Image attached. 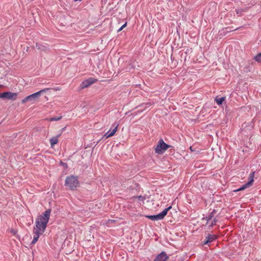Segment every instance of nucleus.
Here are the masks:
<instances>
[{
	"mask_svg": "<svg viewBox=\"0 0 261 261\" xmlns=\"http://www.w3.org/2000/svg\"><path fill=\"white\" fill-rule=\"evenodd\" d=\"M254 172L251 173L249 176V181L245 184L242 187L238 189L237 191H241L245 189L247 187H249L252 185L254 181Z\"/></svg>",
	"mask_w": 261,
	"mask_h": 261,
	"instance_id": "nucleus-7",
	"label": "nucleus"
},
{
	"mask_svg": "<svg viewBox=\"0 0 261 261\" xmlns=\"http://www.w3.org/2000/svg\"><path fill=\"white\" fill-rule=\"evenodd\" d=\"M90 85V84L88 83V81L87 80H86L85 81H84L80 85V87L82 89H84L85 88H86V87H88V86H89Z\"/></svg>",
	"mask_w": 261,
	"mask_h": 261,
	"instance_id": "nucleus-15",
	"label": "nucleus"
},
{
	"mask_svg": "<svg viewBox=\"0 0 261 261\" xmlns=\"http://www.w3.org/2000/svg\"><path fill=\"white\" fill-rule=\"evenodd\" d=\"M0 87H1V85H0Z\"/></svg>",
	"mask_w": 261,
	"mask_h": 261,
	"instance_id": "nucleus-25",
	"label": "nucleus"
},
{
	"mask_svg": "<svg viewBox=\"0 0 261 261\" xmlns=\"http://www.w3.org/2000/svg\"><path fill=\"white\" fill-rule=\"evenodd\" d=\"M65 185L71 190H75L79 185L77 177L73 175L67 176L65 180Z\"/></svg>",
	"mask_w": 261,
	"mask_h": 261,
	"instance_id": "nucleus-2",
	"label": "nucleus"
},
{
	"mask_svg": "<svg viewBox=\"0 0 261 261\" xmlns=\"http://www.w3.org/2000/svg\"><path fill=\"white\" fill-rule=\"evenodd\" d=\"M60 135L61 134H59L55 137H52L50 139L49 142L51 147H53L55 144H57L58 143V138L59 137V136H60Z\"/></svg>",
	"mask_w": 261,
	"mask_h": 261,
	"instance_id": "nucleus-11",
	"label": "nucleus"
},
{
	"mask_svg": "<svg viewBox=\"0 0 261 261\" xmlns=\"http://www.w3.org/2000/svg\"><path fill=\"white\" fill-rule=\"evenodd\" d=\"M217 239V236L215 234H208L203 241V245H209L211 243Z\"/></svg>",
	"mask_w": 261,
	"mask_h": 261,
	"instance_id": "nucleus-9",
	"label": "nucleus"
},
{
	"mask_svg": "<svg viewBox=\"0 0 261 261\" xmlns=\"http://www.w3.org/2000/svg\"><path fill=\"white\" fill-rule=\"evenodd\" d=\"M50 90V88H45L44 89H42V90H40L39 91H38V92L39 93V95L40 96H41V95L42 94H43V93L45 92L46 91H47L48 90Z\"/></svg>",
	"mask_w": 261,
	"mask_h": 261,
	"instance_id": "nucleus-20",
	"label": "nucleus"
},
{
	"mask_svg": "<svg viewBox=\"0 0 261 261\" xmlns=\"http://www.w3.org/2000/svg\"><path fill=\"white\" fill-rule=\"evenodd\" d=\"M149 106H151L150 102L143 103L138 107L139 108H140V109H139L138 111L140 112H142L144 110H145L146 108L148 107Z\"/></svg>",
	"mask_w": 261,
	"mask_h": 261,
	"instance_id": "nucleus-12",
	"label": "nucleus"
},
{
	"mask_svg": "<svg viewBox=\"0 0 261 261\" xmlns=\"http://www.w3.org/2000/svg\"><path fill=\"white\" fill-rule=\"evenodd\" d=\"M87 80L88 81V83L90 84V85L91 84L94 83L96 81H97V80L91 78H91H89Z\"/></svg>",
	"mask_w": 261,
	"mask_h": 261,
	"instance_id": "nucleus-19",
	"label": "nucleus"
},
{
	"mask_svg": "<svg viewBox=\"0 0 261 261\" xmlns=\"http://www.w3.org/2000/svg\"><path fill=\"white\" fill-rule=\"evenodd\" d=\"M190 149H191V151H193V150H192V147H191V146L190 147Z\"/></svg>",
	"mask_w": 261,
	"mask_h": 261,
	"instance_id": "nucleus-24",
	"label": "nucleus"
},
{
	"mask_svg": "<svg viewBox=\"0 0 261 261\" xmlns=\"http://www.w3.org/2000/svg\"><path fill=\"white\" fill-rule=\"evenodd\" d=\"M217 220H216V219H214L212 222V224L209 226L210 227H212L214 225H215L217 223Z\"/></svg>",
	"mask_w": 261,
	"mask_h": 261,
	"instance_id": "nucleus-22",
	"label": "nucleus"
},
{
	"mask_svg": "<svg viewBox=\"0 0 261 261\" xmlns=\"http://www.w3.org/2000/svg\"><path fill=\"white\" fill-rule=\"evenodd\" d=\"M62 118V116H60L59 117H54L50 118L47 119V120L49 121H58L60 120Z\"/></svg>",
	"mask_w": 261,
	"mask_h": 261,
	"instance_id": "nucleus-16",
	"label": "nucleus"
},
{
	"mask_svg": "<svg viewBox=\"0 0 261 261\" xmlns=\"http://www.w3.org/2000/svg\"><path fill=\"white\" fill-rule=\"evenodd\" d=\"M50 90V88H45L44 89H42V90H40L39 91H38V92L39 93V95L40 96H41V95L42 94H43V93L45 92L46 91H47L48 90Z\"/></svg>",
	"mask_w": 261,
	"mask_h": 261,
	"instance_id": "nucleus-21",
	"label": "nucleus"
},
{
	"mask_svg": "<svg viewBox=\"0 0 261 261\" xmlns=\"http://www.w3.org/2000/svg\"><path fill=\"white\" fill-rule=\"evenodd\" d=\"M51 210H46L39 216L36 221V227L34 228V237L31 244L34 245L38 241L40 234H42L46 227L48 222Z\"/></svg>",
	"mask_w": 261,
	"mask_h": 261,
	"instance_id": "nucleus-1",
	"label": "nucleus"
},
{
	"mask_svg": "<svg viewBox=\"0 0 261 261\" xmlns=\"http://www.w3.org/2000/svg\"><path fill=\"white\" fill-rule=\"evenodd\" d=\"M215 212V210H213V211L208 216L206 217L205 218H204L203 219L206 220L208 222L214 217Z\"/></svg>",
	"mask_w": 261,
	"mask_h": 261,
	"instance_id": "nucleus-14",
	"label": "nucleus"
},
{
	"mask_svg": "<svg viewBox=\"0 0 261 261\" xmlns=\"http://www.w3.org/2000/svg\"><path fill=\"white\" fill-rule=\"evenodd\" d=\"M254 59L257 62L261 63V53L256 55Z\"/></svg>",
	"mask_w": 261,
	"mask_h": 261,
	"instance_id": "nucleus-18",
	"label": "nucleus"
},
{
	"mask_svg": "<svg viewBox=\"0 0 261 261\" xmlns=\"http://www.w3.org/2000/svg\"><path fill=\"white\" fill-rule=\"evenodd\" d=\"M126 25V22L118 30V31H121L125 26Z\"/></svg>",
	"mask_w": 261,
	"mask_h": 261,
	"instance_id": "nucleus-23",
	"label": "nucleus"
},
{
	"mask_svg": "<svg viewBox=\"0 0 261 261\" xmlns=\"http://www.w3.org/2000/svg\"><path fill=\"white\" fill-rule=\"evenodd\" d=\"M117 126H118V125H116L115 126V127L112 129V131L111 130H109V132H108L105 135V136L106 137V138H110V137H112L114 135V134H115V133L117 131Z\"/></svg>",
	"mask_w": 261,
	"mask_h": 261,
	"instance_id": "nucleus-10",
	"label": "nucleus"
},
{
	"mask_svg": "<svg viewBox=\"0 0 261 261\" xmlns=\"http://www.w3.org/2000/svg\"><path fill=\"white\" fill-rule=\"evenodd\" d=\"M40 96L39 95V93L37 92L33 93L32 94H31V95L27 96L24 98H23L21 100V102L22 103H24L27 102V101L34 102V101H36L37 99H38Z\"/></svg>",
	"mask_w": 261,
	"mask_h": 261,
	"instance_id": "nucleus-6",
	"label": "nucleus"
},
{
	"mask_svg": "<svg viewBox=\"0 0 261 261\" xmlns=\"http://www.w3.org/2000/svg\"><path fill=\"white\" fill-rule=\"evenodd\" d=\"M172 208L171 206L164 210L161 213L156 215L147 216V218L152 221H157L163 219L167 215L168 212Z\"/></svg>",
	"mask_w": 261,
	"mask_h": 261,
	"instance_id": "nucleus-3",
	"label": "nucleus"
},
{
	"mask_svg": "<svg viewBox=\"0 0 261 261\" xmlns=\"http://www.w3.org/2000/svg\"><path fill=\"white\" fill-rule=\"evenodd\" d=\"M17 96V93L11 92H5L0 93V98H5L9 100H15Z\"/></svg>",
	"mask_w": 261,
	"mask_h": 261,
	"instance_id": "nucleus-5",
	"label": "nucleus"
},
{
	"mask_svg": "<svg viewBox=\"0 0 261 261\" xmlns=\"http://www.w3.org/2000/svg\"><path fill=\"white\" fill-rule=\"evenodd\" d=\"M168 258L169 256L166 253L163 251L156 256L154 261H167Z\"/></svg>",
	"mask_w": 261,
	"mask_h": 261,
	"instance_id": "nucleus-8",
	"label": "nucleus"
},
{
	"mask_svg": "<svg viewBox=\"0 0 261 261\" xmlns=\"http://www.w3.org/2000/svg\"><path fill=\"white\" fill-rule=\"evenodd\" d=\"M38 50H43L44 49V46L41 45H40L38 43L36 44V46L35 47Z\"/></svg>",
	"mask_w": 261,
	"mask_h": 261,
	"instance_id": "nucleus-17",
	"label": "nucleus"
},
{
	"mask_svg": "<svg viewBox=\"0 0 261 261\" xmlns=\"http://www.w3.org/2000/svg\"><path fill=\"white\" fill-rule=\"evenodd\" d=\"M170 147V145L166 144L163 139H160L155 148V151L157 153L161 154Z\"/></svg>",
	"mask_w": 261,
	"mask_h": 261,
	"instance_id": "nucleus-4",
	"label": "nucleus"
},
{
	"mask_svg": "<svg viewBox=\"0 0 261 261\" xmlns=\"http://www.w3.org/2000/svg\"><path fill=\"white\" fill-rule=\"evenodd\" d=\"M225 97H219L218 96H217L215 98V101L218 105H220L222 104L223 102L225 100Z\"/></svg>",
	"mask_w": 261,
	"mask_h": 261,
	"instance_id": "nucleus-13",
	"label": "nucleus"
}]
</instances>
